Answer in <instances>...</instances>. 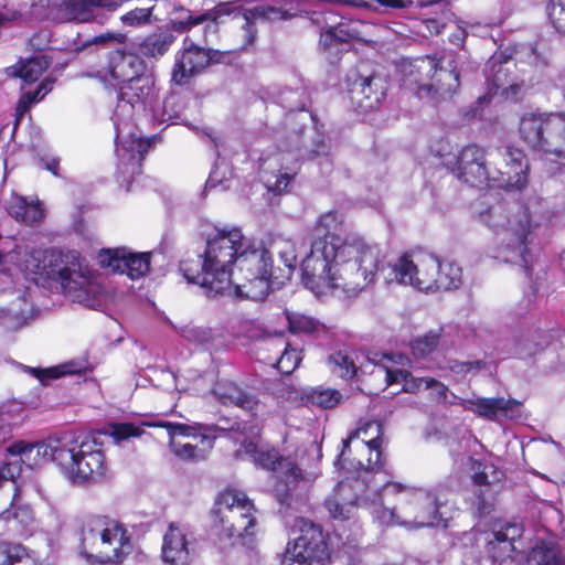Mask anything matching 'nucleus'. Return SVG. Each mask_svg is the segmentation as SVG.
Returning <instances> with one entry per match:
<instances>
[{
  "label": "nucleus",
  "mask_w": 565,
  "mask_h": 565,
  "mask_svg": "<svg viewBox=\"0 0 565 565\" xmlns=\"http://www.w3.org/2000/svg\"><path fill=\"white\" fill-rule=\"evenodd\" d=\"M342 225L343 216L337 211L320 215L310 253L301 262L302 280L317 296L342 290L352 297L375 282L379 246L358 235L340 237Z\"/></svg>",
  "instance_id": "1"
},
{
  "label": "nucleus",
  "mask_w": 565,
  "mask_h": 565,
  "mask_svg": "<svg viewBox=\"0 0 565 565\" xmlns=\"http://www.w3.org/2000/svg\"><path fill=\"white\" fill-rule=\"evenodd\" d=\"M478 220L500 236L493 250L499 262L522 267L529 278L534 271V247L552 232L553 213L540 196H530L514 209L484 195L475 206Z\"/></svg>",
  "instance_id": "2"
},
{
  "label": "nucleus",
  "mask_w": 565,
  "mask_h": 565,
  "mask_svg": "<svg viewBox=\"0 0 565 565\" xmlns=\"http://www.w3.org/2000/svg\"><path fill=\"white\" fill-rule=\"evenodd\" d=\"M343 448L334 461L335 466L355 469L358 478L340 481L326 500L330 516L348 520L362 494L388 477L384 469L382 426L379 422H366L342 441Z\"/></svg>",
  "instance_id": "3"
},
{
  "label": "nucleus",
  "mask_w": 565,
  "mask_h": 565,
  "mask_svg": "<svg viewBox=\"0 0 565 565\" xmlns=\"http://www.w3.org/2000/svg\"><path fill=\"white\" fill-rule=\"evenodd\" d=\"M446 501L445 489L424 490L387 477L374 482V488L362 494L358 503L369 505L380 524L424 527L440 523V508Z\"/></svg>",
  "instance_id": "4"
},
{
  "label": "nucleus",
  "mask_w": 565,
  "mask_h": 565,
  "mask_svg": "<svg viewBox=\"0 0 565 565\" xmlns=\"http://www.w3.org/2000/svg\"><path fill=\"white\" fill-rule=\"evenodd\" d=\"M458 179L471 186L521 190L527 183V161L521 149L513 147L488 151L477 145L463 147L455 161L446 160Z\"/></svg>",
  "instance_id": "5"
},
{
  "label": "nucleus",
  "mask_w": 565,
  "mask_h": 565,
  "mask_svg": "<svg viewBox=\"0 0 565 565\" xmlns=\"http://www.w3.org/2000/svg\"><path fill=\"white\" fill-rule=\"evenodd\" d=\"M157 97L154 78L146 73L131 83L119 86L113 119L116 129V153L119 169L124 174L140 173L141 162L151 147L150 139H143L131 122L134 109H153Z\"/></svg>",
  "instance_id": "6"
},
{
  "label": "nucleus",
  "mask_w": 565,
  "mask_h": 565,
  "mask_svg": "<svg viewBox=\"0 0 565 565\" xmlns=\"http://www.w3.org/2000/svg\"><path fill=\"white\" fill-rule=\"evenodd\" d=\"M244 235L238 227L215 228L206 239L205 250L196 259H185L180 271L191 284H198L206 296L232 292L233 266L237 264Z\"/></svg>",
  "instance_id": "7"
},
{
  "label": "nucleus",
  "mask_w": 565,
  "mask_h": 565,
  "mask_svg": "<svg viewBox=\"0 0 565 565\" xmlns=\"http://www.w3.org/2000/svg\"><path fill=\"white\" fill-rule=\"evenodd\" d=\"M100 443L90 436L64 434L60 471L75 487H87L106 480L108 466Z\"/></svg>",
  "instance_id": "8"
},
{
  "label": "nucleus",
  "mask_w": 565,
  "mask_h": 565,
  "mask_svg": "<svg viewBox=\"0 0 565 565\" xmlns=\"http://www.w3.org/2000/svg\"><path fill=\"white\" fill-rule=\"evenodd\" d=\"M254 504L242 491L227 489L218 494L212 511L218 536L227 537L233 545L249 547L256 534Z\"/></svg>",
  "instance_id": "9"
},
{
  "label": "nucleus",
  "mask_w": 565,
  "mask_h": 565,
  "mask_svg": "<svg viewBox=\"0 0 565 565\" xmlns=\"http://www.w3.org/2000/svg\"><path fill=\"white\" fill-rule=\"evenodd\" d=\"M130 548L125 526L107 516L89 518L82 530L81 555L89 562L118 563Z\"/></svg>",
  "instance_id": "10"
},
{
  "label": "nucleus",
  "mask_w": 565,
  "mask_h": 565,
  "mask_svg": "<svg viewBox=\"0 0 565 565\" xmlns=\"http://www.w3.org/2000/svg\"><path fill=\"white\" fill-rule=\"evenodd\" d=\"M271 257L262 245H254L244 239L234 273L232 292L236 299L264 300L269 292L271 277Z\"/></svg>",
  "instance_id": "11"
},
{
  "label": "nucleus",
  "mask_w": 565,
  "mask_h": 565,
  "mask_svg": "<svg viewBox=\"0 0 565 565\" xmlns=\"http://www.w3.org/2000/svg\"><path fill=\"white\" fill-rule=\"evenodd\" d=\"M404 84L416 87L419 98H447L459 87V74L452 60L423 57L403 65Z\"/></svg>",
  "instance_id": "12"
},
{
  "label": "nucleus",
  "mask_w": 565,
  "mask_h": 565,
  "mask_svg": "<svg viewBox=\"0 0 565 565\" xmlns=\"http://www.w3.org/2000/svg\"><path fill=\"white\" fill-rule=\"evenodd\" d=\"M404 84L416 87L419 98H447L459 87V74L452 60L423 57L403 65Z\"/></svg>",
  "instance_id": "13"
},
{
  "label": "nucleus",
  "mask_w": 565,
  "mask_h": 565,
  "mask_svg": "<svg viewBox=\"0 0 565 565\" xmlns=\"http://www.w3.org/2000/svg\"><path fill=\"white\" fill-rule=\"evenodd\" d=\"M519 135L533 151L548 160L565 159V115L562 113H525Z\"/></svg>",
  "instance_id": "14"
},
{
  "label": "nucleus",
  "mask_w": 565,
  "mask_h": 565,
  "mask_svg": "<svg viewBox=\"0 0 565 565\" xmlns=\"http://www.w3.org/2000/svg\"><path fill=\"white\" fill-rule=\"evenodd\" d=\"M383 255L381 254V270L387 285L396 284L404 287H412L423 292H431L433 277L437 273V257L424 253H405L398 256L387 267L382 266Z\"/></svg>",
  "instance_id": "15"
},
{
  "label": "nucleus",
  "mask_w": 565,
  "mask_h": 565,
  "mask_svg": "<svg viewBox=\"0 0 565 565\" xmlns=\"http://www.w3.org/2000/svg\"><path fill=\"white\" fill-rule=\"evenodd\" d=\"M291 534L294 542L288 543L281 565H329V551L320 525L297 518Z\"/></svg>",
  "instance_id": "16"
},
{
  "label": "nucleus",
  "mask_w": 565,
  "mask_h": 565,
  "mask_svg": "<svg viewBox=\"0 0 565 565\" xmlns=\"http://www.w3.org/2000/svg\"><path fill=\"white\" fill-rule=\"evenodd\" d=\"M407 360L402 354H382L373 359L377 372L384 373L387 385L401 383L402 390L407 393H417L422 390H431L434 397L447 402L448 387L433 377H416L409 371L397 367Z\"/></svg>",
  "instance_id": "17"
},
{
  "label": "nucleus",
  "mask_w": 565,
  "mask_h": 565,
  "mask_svg": "<svg viewBox=\"0 0 565 565\" xmlns=\"http://www.w3.org/2000/svg\"><path fill=\"white\" fill-rule=\"evenodd\" d=\"M237 459H248L256 466L270 470L284 478L286 484H296L301 478V470L290 458H282L279 452L268 445L255 439H245L235 450Z\"/></svg>",
  "instance_id": "18"
},
{
  "label": "nucleus",
  "mask_w": 565,
  "mask_h": 565,
  "mask_svg": "<svg viewBox=\"0 0 565 565\" xmlns=\"http://www.w3.org/2000/svg\"><path fill=\"white\" fill-rule=\"evenodd\" d=\"M299 158L298 149L278 150L262 158L259 173L266 188L275 193L285 192L299 170Z\"/></svg>",
  "instance_id": "19"
},
{
  "label": "nucleus",
  "mask_w": 565,
  "mask_h": 565,
  "mask_svg": "<svg viewBox=\"0 0 565 565\" xmlns=\"http://www.w3.org/2000/svg\"><path fill=\"white\" fill-rule=\"evenodd\" d=\"M64 434L38 443L15 441L6 448L8 455L19 458L20 461L30 468L41 466L46 461H53L60 468V456Z\"/></svg>",
  "instance_id": "20"
},
{
  "label": "nucleus",
  "mask_w": 565,
  "mask_h": 565,
  "mask_svg": "<svg viewBox=\"0 0 565 565\" xmlns=\"http://www.w3.org/2000/svg\"><path fill=\"white\" fill-rule=\"evenodd\" d=\"M145 74L143 61L131 53L115 52L111 54L106 70L97 71L87 76L96 77L100 82L111 85L119 90V86L129 84Z\"/></svg>",
  "instance_id": "21"
},
{
  "label": "nucleus",
  "mask_w": 565,
  "mask_h": 565,
  "mask_svg": "<svg viewBox=\"0 0 565 565\" xmlns=\"http://www.w3.org/2000/svg\"><path fill=\"white\" fill-rule=\"evenodd\" d=\"M150 253H134L126 247L103 250L98 258L103 267L130 279L143 277L150 269Z\"/></svg>",
  "instance_id": "22"
},
{
  "label": "nucleus",
  "mask_w": 565,
  "mask_h": 565,
  "mask_svg": "<svg viewBox=\"0 0 565 565\" xmlns=\"http://www.w3.org/2000/svg\"><path fill=\"white\" fill-rule=\"evenodd\" d=\"M458 404L466 411L488 420L518 419L522 416V404L513 398L476 397L460 398Z\"/></svg>",
  "instance_id": "23"
},
{
  "label": "nucleus",
  "mask_w": 565,
  "mask_h": 565,
  "mask_svg": "<svg viewBox=\"0 0 565 565\" xmlns=\"http://www.w3.org/2000/svg\"><path fill=\"white\" fill-rule=\"evenodd\" d=\"M523 530L519 524H505L487 539V552L493 565H502L513 552H522Z\"/></svg>",
  "instance_id": "24"
},
{
  "label": "nucleus",
  "mask_w": 565,
  "mask_h": 565,
  "mask_svg": "<svg viewBox=\"0 0 565 565\" xmlns=\"http://www.w3.org/2000/svg\"><path fill=\"white\" fill-rule=\"evenodd\" d=\"M212 58L210 51L195 45L192 40L185 38L182 50L175 57L172 81L179 85L185 84L191 76L206 67Z\"/></svg>",
  "instance_id": "25"
},
{
  "label": "nucleus",
  "mask_w": 565,
  "mask_h": 565,
  "mask_svg": "<svg viewBox=\"0 0 565 565\" xmlns=\"http://www.w3.org/2000/svg\"><path fill=\"white\" fill-rule=\"evenodd\" d=\"M335 17V13L332 11H327L324 13L313 11L310 20L323 30L320 34V46L326 52H329L330 54L334 53V55L338 56L343 51V44L355 39L358 32L350 29L349 25L344 23H339L335 26L329 24V20L331 18L334 19Z\"/></svg>",
  "instance_id": "26"
},
{
  "label": "nucleus",
  "mask_w": 565,
  "mask_h": 565,
  "mask_svg": "<svg viewBox=\"0 0 565 565\" xmlns=\"http://www.w3.org/2000/svg\"><path fill=\"white\" fill-rule=\"evenodd\" d=\"M490 73L487 75L490 97L500 95L505 99H518L524 87V82H518L511 77L509 62L498 63L497 57L489 61Z\"/></svg>",
  "instance_id": "27"
},
{
  "label": "nucleus",
  "mask_w": 565,
  "mask_h": 565,
  "mask_svg": "<svg viewBox=\"0 0 565 565\" xmlns=\"http://www.w3.org/2000/svg\"><path fill=\"white\" fill-rule=\"evenodd\" d=\"M189 530L180 523H171L163 535L162 558L173 565H185L189 559Z\"/></svg>",
  "instance_id": "28"
},
{
  "label": "nucleus",
  "mask_w": 565,
  "mask_h": 565,
  "mask_svg": "<svg viewBox=\"0 0 565 565\" xmlns=\"http://www.w3.org/2000/svg\"><path fill=\"white\" fill-rule=\"evenodd\" d=\"M14 299L9 307L0 308V324L10 331L24 327L34 315L32 301L28 298L29 291L15 290Z\"/></svg>",
  "instance_id": "29"
},
{
  "label": "nucleus",
  "mask_w": 565,
  "mask_h": 565,
  "mask_svg": "<svg viewBox=\"0 0 565 565\" xmlns=\"http://www.w3.org/2000/svg\"><path fill=\"white\" fill-rule=\"evenodd\" d=\"M372 76H360L358 73L348 75V86L352 100L364 111H370L379 107L384 93L373 90Z\"/></svg>",
  "instance_id": "30"
},
{
  "label": "nucleus",
  "mask_w": 565,
  "mask_h": 565,
  "mask_svg": "<svg viewBox=\"0 0 565 565\" xmlns=\"http://www.w3.org/2000/svg\"><path fill=\"white\" fill-rule=\"evenodd\" d=\"M297 13H291L288 10H284L281 8H276L271 6H257L252 9H246L243 12V17L246 21L244 31H245V46H249L254 44L257 35V30L254 28V21L256 20H268V21H277V20H288L296 17Z\"/></svg>",
  "instance_id": "31"
},
{
  "label": "nucleus",
  "mask_w": 565,
  "mask_h": 565,
  "mask_svg": "<svg viewBox=\"0 0 565 565\" xmlns=\"http://www.w3.org/2000/svg\"><path fill=\"white\" fill-rule=\"evenodd\" d=\"M201 436L195 439L196 443H181L175 439L170 440L169 448L179 459L184 461H200L206 458L210 450L214 447L216 435L209 431H201Z\"/></svg>",
  "instance_id": "32"
},
{
  "label": "nucleus",
  "mask_w": 565,
  "mask_h": 565,
  "mask_svg": "<svg viewBox=\"0 0 565 565\" xmlns=\"http://www.w3.org/2000/svg\"><path fill=\"white\" fill-rule=\"evenodd\" d=\"M213 393L222 404L238 406L252 415H257L260 408L259 402L254 396L245 394L233 383H218Z\"/></svg>",
  "instance_id": "33"
},
{
  "label": "nucleus",
  "mask_w": 565,
  "mask_h": 565,
  "mask_svg": "<svg viewBox=\"0 0 565 565\" xmlns=\"http://www.w3.org/2000/svg\"><path fill=\"white\" fill-rule=\"evenodd\" d=\"M8 213L17 221L32 225L42 221L44 211L41 203L12 193L7 203Z\"/></svg>",
  "instance_id": "34"
},
{
  "label": "nucleus",
  "mask_w": 565,
  "mask_h": 565,
  "mask_svg": "<svg viewBox=\"0 0 565 565\" xmlns=\"http://www.w3.org/2000/svg\"><path fill=\"white\" fill-rule=\"evenodd\" d=\"M437 273L433 277L431 292L456 289L461 285L462 270L457 264L437 258Z\"/></svg>",
  "instance_id": "35"
},
{
  "label": "nucleus",
  "mask_w": 565,
  "mask_h": 565,
  "mask_svg": "<svg viewBox=\"0 0 565 565\" xmlns=\"http://www.w3.org/2000/svg\"><path fill=\"white\" fill-rule=\"evenodd\" d=\"M88 370L89 365L85 360L68 361L47 369L26 367V371L39 379L42 383H45L47 380L58 379L64 375L83 374Z\"/></svg>",
  "instance_id": "36"
},
{
  "label": "nucleus",
  "mask_w": 565,
  "mask_h": 565,
  "mask_svg": "<svg viewBox=\"0 0 565 565\" xmlns=\"http://www.w3.org/2000/svg\"><path fill=\"white\" fill-rule=\"evenodd\" d=\"M302 395L308 404L323 409L334 408L343 401L338 390L323 386L306 390Z\"/></svg>",
  "instance_id": "37"
},
{
  "label": "nucleus",
  "mask_w": 565,
  "mask_h": 565,
  "mask_svg": "<svg viewBox=\"0 0 565 565\" xmlns=\"http://www.w3.org/2000/svg\"><path fill=\"white\" fill-rule=\"evenodd\" d=\"M526 565H565L561 552L552 543L540 541L526 557Z\"/></svg>",
  "instance_id": "38"
},
{
  "label": "nucleus",
  "mask_w": 565,
  "mask_h": 565,
  "mask_svg": "<svg viewBox=\"0 0 565 565\" xmlns=\"http://www.w3.org/2000/svg\"><path fill=\"white\" fill-rule=\"evenodd\" d=\"M142 426L166 428L170 436V440L175 439L177 436L192 437L193 439H198L201 436V431H209L213 434L216 430L214 426L201 424L186 425L171 422L143 423Z\"/></svg>",
  "instance_id": "39"
},
{
  "label": "nucleus",
  "mask_w": 565,
  "mask_h": 565,
  "mask_svg": "<svg viewBox=\"0 0 565 565\" xmlns=\"http://www.w3.org/2000/svg\"><path fill=\"white\" fill-rule=\"evenodd\" d=\"M173 41L174 36L170 33L150 34L139 44V51L146 56L159 57L168 52Z\"/></svg>",
  "instance_id": "40"
},
{
  "label": "nucleus",
  "mask_w": 565,
  "mask_h": 565,
  "mask_svg": "<svg viewBox=\"0 0 565 565\" xmlns=\"http://www.w3.org/2000/svg\"><path fill=\"white\" fill-rule=\"evenodd\" d=\"M446 342L441 333L437 331H429L426 334L414 339L411 342V350L416 358H426L437 349H444Z\"/></svg>",
  "instance_id": "41"
},
{
  "label": "nucleus",
  "mask_w": 565,
  "mask_h": 565,
  "mask_svg": "<svg viewBox=\"0 0 565 565\" xmlns=\"http://www.w3.org/2000/svg\"><path fill=\"white\" fill-rule=\"evenodd\" d=\"M327 364L338 377L349 380L356 373V366L351 353L347 351H338L328 356Z\"/></svg>",
  "instance_id": "42"
},
{
  "label": "nucleus",
  "mask_w": 565,
  "mask_h": 565,
  "mask_svg": "<svg viewBox=\"0 0 565 565\" xmlns=\"http://www.w3.org/2000/svg\"><path fill=\"white\" fill-rule=\"evenodd\" d=\"M267 250L270 257L276 254L287 268L294 269L296 267L298 250L297 243L292 239L280 236L276 237Z\"/></svg>",
  "instance_id": "43"
},
{
  "label": "nucleus",
  "mask_w": 565,
  "mask_h": 565,
  "mask_svg": "<svg viewBox=\"0 0 565 565\" xmlns=\"http://www.w3.org/2000/svg\"><path fill=\"white\" fill-rule=\"evenodd\" d=\"M50 66V62L43 55L35 56L21 62L13 68L14 75L19 76L24 83H33L39 79L43 72Z\"/></svg>",
  "instance_id": "44"
},
{
  "label": "nucleus",
  "mask_w": 565,
  "mask_h": 565,
  "mask_svg": "<svg viewBox=\"0 0 565 565\" xmlns=\"http://www.w3.org/2000/svg\"><path fill=\"white\" fill-rule=\"evenodd\" d=\"M277 343L279 348L284 347V351L274 365L279 370V372L290 374L301 361L300 352L290 348L281 337L277 339Z\"/></svg>",
  "instance_id": "45"
},
{
  "label": "nucleus",
  "mask_w": 565,
  "mask_h": 565,
  "mask_svg": "<svg viewBox=\"0 0 565 565\" xmlns=\"http://www.w3.org/2000/svg\"><path fill=\"white\" fill-rule=\"evenodd\" d=\"M142 433V426L132 423H111L104 430V434L111 437L115 444H120L131 437H139Z\"/></svg>",
  "instance_id": "46"
},
{
  "label": "nucleus",
  "mask_w": 565,
  "mask_h": 565,
  "mask_svg": "<svg viewBox=\"0 0 565 565\" xmlns=\"http://www.w3.org/2000/svg\"><path fill=\"white\" fill-rule=\"evenodd\" d=\"M287 320L289 330L292 333L310 334L318 331L320 328L319 321L298 312H287Z\"/></svg>",
  "instance_id": "47"
},
{
  "label": "nucleus",
  "mask_w": 565,
  "mask_h": 565,
  "mask_svg": "<svg viewBox=\"0 0 565 565\" xmlns=\"http://www.w3.org/2000/svg\"><path fill=\"white\" fill-rule=\"evenodd\" d=\"M52 87V82L45 78L34 92L24 93L17 105V117H22L33 103L40 102Z\"/></svg>",
  "instance_id": "48"
},
{
  "label": "nucleus",
  "mask_w": 565,
  "mask_h": 565,
  "mask_svg": "<svg viewBox=\"0 0 565 565\" xmlns=\"http://www.w3.org/2000/svg\"><path fill=\"white\" fill-rule=\"evenodd\" d=\"M0 565H14L28 557L25 548L21 544L0 542Z\"/></svg>",
  "instance_id": "49"
},
{
  "label": "nucleus",
  "mask_w": 565,
  "mask_h": 565,
  "mask_svg": "<svg viewBox=\"0 0 565 565\" xmlns=\"http://www.w3.org/2000/svg\"><path fill=\"white\" fill-rule=\"evenodd\" d=\"M152 8H136L122 14L119 20L124 26L141 28L150 22Z\"/></svg>",
  "instance_id": "50"
},
{
  "label": "nucleus",
  "mask_w": 565,
  "mask_h": 565,
  "mask_svg": "<svg viewBox=\"0 0 565 565\" xmlns=\"http://www.w3.org/2000/svg\"><path fill=\"white\" fill-rule=\"evenodd\" d=\"M547 14L554 28L565 34V0H550Z\"/></svg>",
  "instance_id": "51"
},
{
  "label": "nucleus",
  "mask_w": 565,
  "mask_h": 565,
  "mask_svg": "<svg viewBox=\"0 0 565 565\" xmlns=\"http://www.w3.org/2000/svg\"><path fill=\"white\" fill-rule=\"evenodd\" d=\"M559 174L562 178L561 179L562 188L558 190V192L554 196V201L552 203H550L547 200L543 199L546 202L548 210L554 214L552 226L554 225L557 216L562 213H565V168L564 167H562L559 169Z\"/></svg>",
  "instance_id": "52"
},
{
  "label": "nucleus",
  "mask_w": 565,
  "mask_h": 565,
  "mask_svg": "<svg viewBox=\"0 0 565 565\" xmlns=\"http://www.w3.org/2000/svg\"><path fill=\"white\" fill-rule=\"evenodd\" d=\"M542 350L541 344L534 338H521L515 342L514 354L520 359H529Z\"/></svg>",
  "instance_id": "53"
},
{
  "label": "nucleus",
  "mask_w": 565,
  "mask_h": 565,
  "mask_svg": "<svg viewBox=\"0 0 565 565\" xmlns=\"http://www.w3.org/2000/svg\"><path fill=\"white\" fill-rule=\"evenodd\" d=\"M7 454L0 465V487L4 481H13L21 472L20 459L10 460Z\"/></svg>",
  "instance_id": "54"
},
{
  "label": "nucleus",
  "mask_w": 565,
  "mask_h": 565,
  "mask_svg": "<svg viewBox=\"0 0 565 565\" xmlns=\"http://www.w3.org/2000/svg\"><path fill=\"white\" fill-rule=\"evenodd\" d=\"M501 475L492 465H484L481 471L475 473L473 482L478 486H491L500 481Z\"/></svg>",
  "instance_id": "55"
},
{
  "label": "nucleus",
  "mask_w": 565,
  "mask_h": 565,
  "mask_svg": "<svg viewBox=\"0 0 565 565\" xmlns=\"http://www.w3.org/2000/svg\"><path fill=\"white\" fill-rule=\"evenodd\" d=\"M302 95V92L298 89H287L281 93L280 95V103L282 107L289 110H302L305 107V104L302 102H296V98H299Z\"/></svg>",
  "instance_id": "56"
},
{
  "label": "nucleus",
  "mask_w": 565,
  "mask_h": 565,
  "mask_svg": "<svg viewBox=\"0 0 565 565\" xmlns=\"http://www.w3.org/2000/svg\"><path fill=\"white\" fill-rule=\"evenodd\" d=\"M182 337L193 343H204L209 339V332L199 327H185L182 329Z\"/></svg>",
  "instance_id": "57"
},
{
  "label": "nucleus",
  "mask_w": 565,
  "mask_h": 565,
  "mask_svg": "<svg viewBox=\"0 0 565 565\" xmlns=\"http://www.w3.org/2000/svg\"><path fill=\"white\" fill-rule=\"evenodd\" d=\"M127 40L126 34L124 33H114V32H107L100 35H97L93 39V44H105L109 42L119 43L122 44Z\"/></svg>",
  "instance_id": "58"
},
{
  "label": "nucleus",
  "mask_w": 565,
  "mask_h": 565,
  "mask_svg": "<svg viewBox=\"0 0 565 565\" xmlns=\"http://www.w3.org/2000/svg\"><path fill=\"white\" fill-rule=\"evenodd\" d=\"M41 166L52 172L54 175H58L60 160L56 157H43L40 159Z\"/></svg>",
  "instance_id": "59"
},
{
  "label": "nucleus",
  "mask_w": 565,
  "mask_h": 565,
  "mask_svg": "<svg viewBox=\"0 0 565 565\" xmlns=\"http://www.w3.org/2000/svg\"><path fill=\"white\" fill-rule=\"evenodd\" d=\"M481 362L480 361H473V362H456L455 365H451V370L455 372H461L466 373L471 371L472 369H480Z\"/></svg>",
  "instance_id": "60"
},
{
  "label": "nucleus",
  "mask_w": 565,
  "mask_h": 565,
  "mask_svg": "<svg viewBox=\"0 0 565 565\" xmlns=\"http://www.w3.org/2000/svg\"><path fill=\"white\" fill-rule=\"evenodd\" d=\"M236 7L231 2H223L215 7L214 9V19L222 14H231L234 12Z\"/></svg>",
  "instance_id": "61"
},
{
  "label": "nucleus",
  "mask_w": 565,
  "mask_h": 565,
  "mask_svg": "<svg viewBox=\"0 0 565 565\" xmlns=\"http://www.w3.org/2000/svg\"><path fill=\"white\" fill-rule=\"evenodd\" d=\"M381 6L390 8H405L404 0H375Z\"/></svg>",
  "instance_id": "62"
},
{
  "label": "nucleus",
  "mask_w": 565,
  "mask_h": 565,
  "mask_svg": "<svg viewBox=\"0 0 565 565\" xmlns=\"http://www.w3.org/2000/svg\"><path fill=\"white\" fill-rule=\"evenodd\" d=\"M218 182H220V179H217V178L215 177V172H212V173L210 174V177H209L207 181H206L205 186H206L207 189H213V188H215V186L218 184Z\"/></svg>",
  "instance_id": "63"
},
{
  "label": "nucleus",
  "mask_w": 565,
  "mask_h": 565,
  "mask_svg": "<svg viewBox=\"0 0 565 565\" xmlns=\"http://www.w3.org/2000/svg\"><path fill=\"white\" fill-rule=\"evenodd\" d=\"M418 6L420 8H423V7H428V6L444 7L445 4H444V0H434V1H419Z\"/></svg>",
  "instance_id": "64"
}]
</instances>
